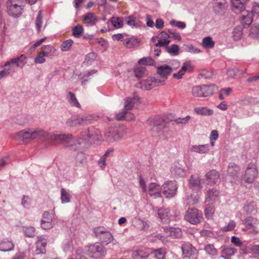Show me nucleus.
Here are the masks:
<instances>
[{"label":"nucleus","mask_w":259,"mask_h":259,"mask_svg":"<svg viewBox=\"0 0 259 259\" xmlns=\"http://www.w3.org/2000/svg\"><path fill=\"white\" fill-rule=\"evenodd\" d=\"M192 152L198 153L199 154H205L208 152L209 150V145H200L192 146L190 149Z\"/></svg>","instance_id":"bb28decb"},{"label":"nucleus","mask_w":259,"mask_h":259,"mask_svg":"<svg viewBox=\"0 0 259 259\" xmlns=\"http://www.w3.org/2000/svg\"><path fill=\"white\" fill-rule=\"evenodd\" d=\"M140 40L136 37H132L124 39V45L126 47L132 48L139 45Z\"/></svg>","instance_id":"e433bc0d"},{"label":"nucleus","mask_w":259,"mask_h":259,"mask_svg":"<svg viewBox=\"0 0 259 259\" xmlns=\"http://www.w3.org/2000/svg\"><path fill=\"white\" fill-rule=\"evenodd\" d=\"M140 64L145 65H154L155 63L154 60L151 57H143L139 61Z\"/></svg>","instance_id":"bf43d9fd"},{"label":"nucleus","mask_w":259,"mask_h":259,"mask_svg":"<svg viewBox=\"0 0 259 259\" xmlns=\"http://www.w3.org/2000/svg\"><path fill=\"white\" fill-rule=\"evenodd\" d=\"M147 123L153 127L152 130L158 134H162L163 130L166 127L165 121L158 116L149 118L147 120Z\"/></svg>","instance_id":"1a4fd4ad"},{"label":"nucleus","mask_w":259,"mask_h":259,"mask_svg":"<svg viewBox=\"0 0 259 259\" xmlns=\"http://www.w3.org/2000/svg\"><path fill=\"white\" fill-rule=\"evenodd\" d=\"M183 254L184 257H189L194 254L196 251L195 249L190 244H185L182 246Z\"/></svg>","instance_id":"c756f323"},{"label":"nucleus","mask_w":259,"mask_h":259,"mask_svg":"<svg viewBox=\"0 0 259 259\" xmlns=\"http://www.w3.org/2000/svg\"><path fill=\"white\" fill-rule=\"evenodd\" d=\"M41 49L42 55L45 57L53 56L56 52V49L51 45L43 46Z\"/></svg>","instance_id":"72a5a7b5"},{"label":"nucleus","mask_w":259,"mask_h":259,"mask_svg":"<svg viewBox=\"0 0 259 259\" xmlns=\"http://www.w3.org/2000/svg\"><path fill=\"white\" fill-rule=\"evenodd\" d=\"M248 0H231L232 9L235 13L241 14L242 25L248 26L252 22V14L245 10L244 6Z\"/></svg>","instance_id":"f03ea898"},{"label":"nucleus","mask_w":259,"mask_h":259,"mask_svg":"<svg viewBox=\"0 0 259 259\" xmlns=\"http://www.w3.org/2000/svg\"><path fill=\"white\" fill-rule=\"evenodd\" d=\"M85 133L88 134V137H87L90 138V140L99 141L100 139L101 134L100 131L94 126H91L86 128Z\"/></svg>","instance_id":"aec40b11"},{"label":"nucleus","mask_w":259,"mask_h":259,"mask_svg":"<svg viewBox=\"0 0 259 259\" xmlns=\"http://www.w3.org/2000/svg\"><path fill=\"white\" fill-rule=\"evenodd\" d=\"M86 162L87 158L85 154L82 152L77 153L75 157V163L76 166H82Z\"/></svg>","instance_id":"37998d69"},{"label":"nucleus","mask_w":259,"mask_h":259,"mask_svg":"<svg viewBox=\"0 0 259 259\" xmlns=\"http://www.w3.org/2000/svg\"><path fill=\"white\" fill-rule=\"evenodd\" d=\"M135 76L138 78L143 77L145 74V68L143 67H138L134 69Z\"/></svg>","instance_id":"680f3d73"},{"label":"nucleus","mask_w":259,"mask_h":259,"mask_svg":"<svg viewBox=\"0 0 259 259\" xmlns=\"http://www.w3.org/2000/svg\"><path fill=\"white\" fill-rule=\"evenodd\" d=\"M83 19L85 23L91 26L95 25L97 21V16L94 13L92 12L88 13L87 14L83 15Z\"/></svg>","instance_id":"7c9ffc66"},{"label":"nucleus","mask_w":259,"mask_h":259,"mask_svg":"<svg viewBox=\"0 0 259 259\" xmlns=\"http://www.w3.org/2000/svg\"><path fill=\"white\" fill-rule=\"evenodd\" d=\"M202 45L205 48L211 49L214 46V41L210 36H207L203 38Z\"/></svg>","instance_id":"3c124183"},{"label":"nucleus","mask_w":259,"mask_h":259,"mask_svg":"<svg viewBox=\"0 0 259 259\" xmlns=\"http://www.w3.org/2000/svg\"><path fill=\"white\" fill-rule=\"evenodd\" d=\"M72 44L73 40L71 39L63 41L60 47L61 51L64 52L69 50Z\"/></svg>","instance_id":"13d9d810"},{"label":"nucleus","mask_w":259,"mask_h":259,"mask_svg":"<svg viewBox=\"0 0 259 259\" xmlns=\"http://www.w3.org/2000/svg\"><path fill=\"white\" fill-rule=\"evenodd\" d=\"M14 139L18 141L32 139L31 129L28 131L22 130L18 132L15 136Z\"/></svg>","instance_id":"393cba45"},{"label":"nucleus","mask_w":259,"mask_h":259,"mask_svg":"<svg viewBox=\"0 0 259 259\" xmlns=\"http://www.w3.org/2000/svg\"><path fill=\"white\" fill-rule=\"evenodd\" d=\"M42 11H39L38 12L37 16L35 20V26L36 27L37 32L38 33H39L40 32V28L41 27L42 25Z\"/></svg>","instance_id":"6e6d98bb"},{"label":"nucleus","mask_w":259,"mask_h":259,"mask_svg":"<svg viewBox=\"0 0 259 259\" xmlns=\"http://www.w3.org/2000/svg\"><path fill=\"white\" fill-rule=\"evenodd\" d=\"M151 80H152L151 77L142 80L137 84V87L144 90H150L153 88V82Z\"/></svg>","instance_id":"f704fd0d"},{"label":"nucleus","mask_w":259,"mask_h":259,"mask_svg":"<svg viewBox=\"0 0 259 259\" xmlns=\"http://www.w3.org/2000/svg\"><path fill=\"white\" fill-rule=\"evenodd\" d=\"M158 215L163 223H168L169 220V211L165 208H160L158 210Z\"/></svg>","instance_id":"473e14b6"},{"label":"nucleus","mask_w":259,"mask_h":259,"mask_svg":"<svg viewBox=\"0 0 259 259\" xmlns=\"http://www.w3.org/2000/svg\"><path fill=\"white\" fill-rule=\"evenodd\" d=\"M80 125L90 123L91 121L95 119V117L91 114H85L78 116Z\"/></svg>","instance_id":"79ce46f5"},{"label":"nucleus","mask_w":259,"mask_h":259,"mask_svg":"<svg viewBox=\"0 0 259 259\" xmlns=\"http://www.w3.org/2000/svg\"><path fill=\"white\" fill-rule=\"evenodd\" d=\"M111 22L116 28H119L122 27V21L119 18L113 17L111 19Z\"/></svg>","instance_id":"69168bd1"},{"label":"nucleus","mask_w":259,"mask_h":259,"mask_svg":"<svg viewBox=\"0 0 259 259\" xmlns=\"http://www.w3.org/2000/svg\"><path fill=\"white\" fill-rule=\"evenodd\" d=\"M139 99L140 98L138 96H135L132 98H127L124 100V106L123 108L127 112L132 110L136 104V102H139Z\"/></svg>","instance_id":"b1692460"},{"label":"nucleus","mask_w":259,"mask_h":259,"mask_svg":"<svg viewBox=\"0 0 259 259\" xmlns=\"http://www.w3.org/2000/svg\"><path fill=\"white\" fill-rule=\"evenodd\" d=\"M35 229L33 227H27L23 228V232L27 237L33 238L35 235Z\"/></svg>","instance_id":"5fc2aeb1"},{"label":"nucleus","mask_w":259,"mask_h":259,"mask_svg":"<svg viewBox=\"0 0 259 259\" xmlns=\"http://www.w3.org/2000/svg\"><path fill=\"white\" fill-rule=\"evenodd\" d=\"M161 190L162 188H160L159 185L155 183H151L149 186V194L154 198L160 197L161 196Z\"/></svg>","instance_id":"6ab92c4d"},{"label":"nucleus","mask_w":259,"mask_h":259,"mask_svg":"<svg viewBox=\"0 0 259 259\" xmlns=\"http://www.w3.org/2000/svg\"><path fill=\"white\" fill-rule=\"evenodd\" d=\"M72 35L76 38H80L83 32V28L81 25H77L72 29Z\"/></svg>","instance_id":"09e8293b"},{"label":"nucleus","mask_w":259,"mask_h":259,"mask_svg":"<svg viewBox=\"0 0 259 259\" xmlns=\"http://www.w3.org/2000/svg\"><path fill=\"white\" fill-rule=\"evenodd\" d=\"M53 215L48 211L43 214L41 221V227L44 230L50 229L54 226Z\"/></svg>","instance_id":"f8f14e48"},{"label":"nucleus","mask_w":259,"mask_h":259,"mask_svg":"<svg viewBox=\"0 0 259 259\" xmlns=\"http://www.w3.org/2000/svg\"><path fill=\"white\" fill-rule=\"evenodd\" d=\"M204 250L208 254L211 256L218 254V250L212 244H208L205 245Z\"/></svg>","instance_id":"603ef678"},{"label":"nucleus","mask_w":259,"mask_h":259,"mask_svg":"<svg viewBox=\"0 0 259 259\" xmlns=\"http://www.w3.org/2000/svg\"><path fill=\"white\" fill-rule=\"evenodd\" d=\"M258 223V220L255 218L249 217L244 221V224L245 225L246 229H255Z\"/></svg>","instance_id":"c85d7f7f"},{"label":"nucleus","mask_w":259,"mask_h":259,"mask_svg":"<svg viewBox=\"0 0 259 259\" xmlns=\"http://www.w3.org/2000/svg\"><path fill=\"white\" fill-rule=\"evenodd\" d=\"M194 111L197 114L201 115H211L213 113L212 110L204 107L195 108Z\"/></svg>","instance_id":"ea45409f"},{"label":"nucleus","mask_w":259,"mask_h":259,"mask_svg":"<svg viewBox=\"0 0 259 259\" xmlns=\"http://www.w3.org/2000/svg\"><path fill=\"white\" fill-rule=\"evenodd\" d=\"M243 26L239 25L235 27L232 32V37L234 40H239L242 35Z\"/></svg>","instance_id":"a19ab883"},{"label":"nucleus","mask_w":259,"mask_h":259,"mask_svg":"<svg viewBox=\"0 0 259 259\" xmlns=\"http://www.w3.org/2000/svg\"><path fill=\"white\" fill-rule=\"evenodd\" d=\"M66 98L68 100L69 103L72 106H75L77 108L80 107V105L78 102L75 95L71 92H69L66 96Z\"/></svg>","instance_id":"c9c22d12"},{"label":"nucleus","mask_w":259,"mask_h":259,"mask_svg":"<svg viewBox=\"0 0 259 259\" xmlns=\"http://www.w3.org/2000/svg\"><path fill=\"white\" fill-rule=\"evenodd\" d=\"M85 129L83 130L80 134V136L79 138L76 139L72 137V139H73V144L70 145H67L66 144H63L66 147H72L73 146H75L76 145H80L81 143L84 142L87 143L90 141V138H88V134L85 133Z\"/></svg>","instance_id":"a211bd4d"},{"label":"nucleus","mask_w":259,"mask_h":259,"mask_svg":"<svg viewBox=\"0 0 259 259\" xmlns=\"http://www.w3.org/2000/svg\"><path fill=\"white\" fill-rule=\"evenodd\" d=\"M97 72L96 70H91L90 71H86L82 76L80 77L82 85L85 84L88 81V77Z\"/></svg>","instance_id":"4d7b16f0"},{"label":"nucleus","mask_w":259,"mask_h":259,"mask_svg":"<svg viewBox=\"0 0 259 259\" xmlns=\"http://www.w3.org/2000/svg\"><path fill=\"white\" fill-rule=\"evenodd\" d=\"M249 36L253 38H259V24H253L249 30Z\"/></svg>","instance_id":"de8ad7c7"},{"label":"nucleus","mask_w":259,"mask_h":259,"mask_svg":"<svg viewBox=\"0 0 259 259\" xmlns=\"http://www.w3.org/2000/svg\"><path fill=\"white\" fill-rule=\"evenodd\" d=\"M6 5L9 15L15 18L20 16L23 10L20 0H8Z\"/></svg>","instance_id":"39448f33"},{"label":"nucleus","mask_w":259,"mask_h":259,"mask_svg":"<svg viewBox=\"0 0 259 259\" xmlns=\"http://www.w3.org/2000/svg\"><path fill=\"white\" fill-rule=\"evenodd\" d=\"M257 175L256 166L255 164L250 163L248 164L243 178L245 183L251 184L254 182Z\"/></svg>","instance_id":"9d476101"},{"label":"nucleus","mask_w":259,"mask_h":259,"mask_svg":"<svg viewBox=\"0 0 259 259\" xmlns=\"http://www.w3.org/2000/svg\"><path fill=\"white\" fill-rule=\"evenodd\" d=\"M176 69L177 67L173 68L169 65H163L157 67V72L161 78L166 80L167 76Z\"/></svg>","instance_id":"4468645a"},{"label":"nucleus","mask_w":259,"mask_h":259,"mask_svg":"<svg viewBox=\"0 0 259 259\" xmlns=\"http://www.w3.org/2000/svg\"><path fill=\"white\" fill-rule=\"evenodd\" d=\"M179 50L180 48L178 45L173 44L170 46H168L165 50L171 56H176L179 54Z\"/></svg>","instance_id":"a18cd8bd"},{"label":"nucleus","mask_w":259,"mask_h":259,"mask_svg":"<svg viewBox=\"0 0 259 259\" xmlns=\"http://www.w3.org/2000/svg\"><path fill=\"white\" fill-rule=\"evenodd\" d=\"M96 58V55L95 53H90L87 55L85 59L84 63L88 65H91Z\"/></svg>","instance_id":"052dcab7"},{"label":"nucleus","mask_w":259,"mask_h":259,"mask_svg":"<svg viewBox=\"0 0 259 259\" xmlns=\"http://www.w3.org/2000/svg\"><path fill=\"white\" fill-rule=\"evenodd\" d=\"M127 24L133 27H137L138 25L136 22V18L133 16H129L125 19Z\"/></svg>","instance_id":"0e129e2a"},{"label":"nucleus","mask_w":259,"mask_h":259,"mask_svg":"<svg viewBox=\"0 0 259 259\" xmlns=\"http://www.w3.org/2000/svg\"><path fill=\"white\" fill-rule=\"evenodd\" d=\"M61 199L62 203H66L70 202L71 195L64 188L61 189Z\"/></svg>","instance_id":"8fccbe9b"},{"label":"nucleus","mask_w":259,"mask_h":259,"mask_svg":"<svg viewBox=\"0 0 259 259\" xmlns=\"http://www.w3.org/2000/svg\"><path fill=\"white\" fill-rule=\"evenodd\" d=\"M237 252V249L232 247H225L221 251V257L231 256Z\"/></svg>","instance_id":"c03bdc74"},{"label":"nucleus","mask_w":259,"mask_h":259,"mask_svg":"<svg viewBox=\"0 0 259 259\" xmlns=\"http://www.w3.org/2000/svg\"><path fill=\"white\" fill-rule=\"evenodd\" d=\"M240 171L239 167L234 163L229 164L228 168V172L233 178L237 177Z\"/></svg>","instance_id":"2f4dec72"},{"label":"nucleus","mask_w":259,"mask_h":259,"mask_svg":"<svg viewBox=\"0 0 259 259\" xmlns=\"http://www.w3.org/2000/svg\"><path fill=\"white\" fill-rule=\"evenodd\" d=\"M164 231L166 234L173 238H179L182 236V231L179 228L165 227Z\"/></svg>","instance_id":"4be33fe9"},{"label":"nucleus","mask_w":259,"mask_h":259,"mask_svg":"<svg viewBox=\"0 0 259 259\" xmlns=\"http://www.w3.org/2000/svg\"><path fill=\"white\" fill-rule=\"evenodd\" d=\"M37 240L36 242L35 254H44L46 252V247L47 244V239L44 236H39L37 238Z\"/></svg>","instance_id":"ddd939ff"},{"label":"nucleus","mask_w":259,"mask_h":259,"mask_svg":"<svg viewBox=\"0 0 259 259\" xmlns=\"http://www.w3.org/2000/svg\"><path fill=\"white\" fill-rule=\"evenodd\" d=\"M202 85L194 87L192 90V95L195 97H204Z\"/></svg>","instance_id":"864d4df0"},{"label":"nucleus","mask_w":259,"mask_h":259,"mask_svg":"<svg viewBox=\"0 0 259 259\" xmlns=\"http://www.w3.org/2000/svg\"><path fill=\"white\" fill-rule=\"evenodd\" d=\"M220 192L216 189H210L205 193V202L208 204H212L218 199Z\"/></svg>","instance_id":"2eb2a0df"},{"label":"nucleus","mask_w":259,"mask_h":259,"mask_svg":"<svg viewBox=\"0 0 259 259\" xmlns=\"http://www.w3.org/2000/svg\"><path fill=\"white\" fill-rule=\"evenodd\" d=\"M205 177L208 184L212 185L216 184L220 178V175L217 171L213 169L208 172L206 174Z\"/></svg>","instance_id":"412c9836"},{"label":"nucleus","mask_w":259,"mask_h":259,"mask_svg":"<svg viewBox=\"0 0 259 259\" xmlns=\"http://www.w3.org/2000/svg\"><path fill=\"white\" fill-rule=\"evenodd\" d=\"M93 231L96 237L99 238L102 243L107 245L113 240L111 233L104 227L95 228Z\"/></svg>","instance_id":"0eeeda50"},{"label":"nucleus","mask_w":259,"mask_h":259,"mask_svg":"<svg viewBox=\"0 0 259 259\" xmlns=\"http://www.w3.org/2000/svg\"><path fill=\"white\" fill-rule=\"evenodd\" d=\"M85 253L91 257L99 258L106 254L105 248L101 244L95 243L84 247Z\"/></svg>","instance_id":"20e7f679"},{"label":"nucleus","mask_w":259,"mask_h":259,"mask_svg":"<svg viewBox=\"0 0 259 259\" xmlns=\"http://www.w3.org/2000/svg\"><path fill=\"white\" fill-rule=\"evenodd\" d=\"M245 72V70L240 69L238 68H234L228 69L227 73L229 77L234 78L239 74H244Z\"/></svg>","instance_id":"58836bf2"},{"label":"nucleus","mask_w":259,"mask_h":259,"mask_svg":"<svg viewBox=\"0 0 259 259\" xmlns=\"http://www.w3.org/2000/svg\"><path fill=\"white\" fill-rule=\"evenodd\" d=\"M32 140L45 137L48 139L53 145L66 144L67 145L73 144L72 135L67 133H48L47 132L37 129L33 130L31 129Z\"/></svg>","instance_id":"f257e3e1"},{"label":"nucleus","mask_w":259,"mask_h":259,"mask_svg":"<svg viewBox=\"0 0 259 259\" xmlns=\"http://www.w3.org/2000/svg\"><path fill=\"white\" fill-rule=\"evenodd\" d=\"M243 209L246 214H254L257 210L256 205L253 201H247L244 204Z\"/></svg>","instance_id":"5701e85b"},{"label":"nucleus","mask_w":259,"mask_h":259,"mask_svg":"<svg viewBox=\"0 0 259 259\" xmlns=\"http://www.w3.org/2000/svg\"><path fill=\"white\" fill-rule=\"evenodd\" d=\"M14 249V244L8 239H3L0 243V250L4 252L10 251Z\"/></svg>","instance_id":"a878e982"},{"label":"nucleus","mask_w":259,"mask_h":259,"mask_svg":"<svg viewBox=\"0 0 259 259\" xmlns=\"http://www.w3.org/2000/svg\"><path fill=\"white\" fill-rule=\"evenodd\" d=\"M66 124L69 127H75L80 125L78 117H71L66 121Z\"/></svg>","instance_id":"49530a36"},{"label":"nucleus","mask_w":259,"mask_h":259,"mask_svg":"<svg viewBox=\"0 0 259 259\" xmlns=\"http://www.w3.org/2000/svg\"><path fill=\"white\" fill-rule=\"evenodd\" d=\"M26 57L22 54L19 57H17L11 59V60L7 61L4 67L6 68L10 73L14 72L16 67H20L22 68L26 63Z\"/></svg>","instance_id":"423d86ee"},{"label":"nucleus","mask_w":259,"mask_h":259,"mask_svg":"<svg viewBox=\"0 0 259 259\" xmlns=\"http://www.w3.org/2000/svg\"><path fill=\"white\" fill-rule=\"evenodd\" d=\"M127 128L123 125L110 127L104 133L105 140L108 142H114L121 139L126 134Z\"/></svg>","instance_id":"7ed1b4c3"},{"label":"nucleus","mask_w":259,"mask_h":259,"mask_svg":"<svg viewBox=\"0 0 259 259\" xmlns=\"http://www.w3.org/2000/svg\"><path fill=\"white\" fill-rule=\"evenodd\" d=\"M152 81L153 82V87L158 86L159 85H163L165 83L166 79H164L161 78V79H157L154 77H151Z\"/></svg>","instance_id":"e2e57ef3"},{"label":"nucleus","mask_w":259,"mask_h":259,"mask_svg":"<svg viewBox=\"0 0 259 259\" xmlns=\"http://www.w3.org/2000/svg\"><path fill=\"white\" fill-rule=\"evenodd\" d=\"M190 188L193 191H198L200 190L202 187L200 183V179L195 175H192L189 180Z\"/></svg>","instance_id":"f3484780"},{"label":"nucleus","mask_w":259,"mask_h":259,"mask_svg":"<svg viewBox=\"0 0 259 259\" xmlns=\"http://www.w3.org/2000/svg\"><path fill=\"white\" fill-rule=\"evenodd\" d=\"M227 5L226 0H214L213 2V9L216 14L222 15L226 10Z\"/></svg>","instance_id":"dca6fc26"},{"label":"nucleus","mask_w":259,"mask_h":259,"mask_svg":"<svg viewBox=\"0 0 259 259\" xmlns=\"http://www.w3.org/2000/svg\"><path fill=\"white\" fill-rule=\"evenodd\" d=\"M177 188L175 181L167 182L162 186V193L166 198H170L176 195Z\"/></svg>","instance_id":"9b49d317"},{"label":"nucleus","mask_w":259,"mask_h":259,"mask_svg":"<svg viewBox=\"0 0 259 259\" xmlns=\"http://www.w3.org/2000/svg\"><path fill=\"white\" fill-rule=\"evenodd\" d=\"M166 253L165 248H160L153 250L151 254L157 259H164Z\"/></svg>","instance_id":"4c0bfd02"},{"label":"nucleus","mask_w":259,"mask_h":259,"mask_svg":"<svg viewBox=\"0 0 259 259\" xmlns=\"http://www.w3.org/2000/svg\"><path fill=\"white\" fill-rule=\"evenodd\" d=\"M168 32L169 33V34L172 35V36L175 39L178 40L179 41L181 40L182 38L180 35V34L176 30L170 29H168Z\"/></svg>","instance_id":"774afa93"},{"label":"nucleus","mask_w":259,"mask_h":259,"mask_svg":"<svg viewBox=\"0 0 259 259\" xmlns=\"http://www.w3.org/2000/svg\"><path fill=\"white\" fill-rule=\"evenodd\" d=\"M214 211V209L213 207L211 206H208L205 209V217L209 219L210 218L212 215L213 214Z\"/></svg>","instance_id":"338daca9"},{"label":"nucleus","mask_w":259,"mask_h":259,"mask_svg":"<svg viewBox=\"0 0 259 259\" xmlns=\"http://www.w3.org/2000/svg\"><path fill=\"white\" fill-rule=\"evenodd\" d=\"M185 220L190 224L196 225L203 220L202 212L196 208H189L185 215Z\"/></svg>","instance_id":"6e6552de"},{"label":"nucleus","mask_w":259,"mask_h":259,"mask_svg":"<svg viewBox=\"0 0 259 259\" xmlns=\"http://www.w3.org/2000/svg\"><path fill=\"white\" fill-rule=\"evenodd\" d=\"M202 87L204 97L212 95L218 89L217 87L214 84L202 85Z\"/></svg>","instance_id":"cd10ccee"}]
</instances>
